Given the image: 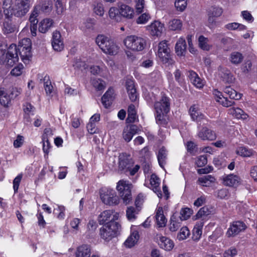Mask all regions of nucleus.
Returning <instances> with one entry per match:
<instances>
[{"label": "nucleus", "instance_id": "51", "mask_svg": "<svg viewBox=\"0 0 257 257\" xmlns=\"http://www.w3.org/2000/svg\"><path fill=\"white\" fill-rule=\"evenodd\" d=\"M151 19L149 13L145 12L142 14L137 19L136 23L138 24H145Z\"/></svg>", "mask_w": 257, "mask_h": 257}, {"label": "nucleus", "instance_id": "22", "mask_svg": "<svg viewBox=\"0 0 257 257\" xmlns=\"http://www.w3.org/2000/svg\"><path fill=\"white\" fill-rule=\"evenodd\" d=\"M11 97L8 92L5 91L4 88H0V103L6 108L12 105Z\"/></svg>", "mask_w": 257, "mask_h": 257}, {"label": "nucleus", "instance_id": "61", "mask_svg": "<svg viewBox=\"0 0 257 257\" xmlns=\"http://www.w3.org/2000/svg\"><path fill=\"white\" fill-rule=\"evenodd\" d=\"M22 178L23 174L21 173L19 174L16 177H15L13 180V189L15 193L18 192L19 187Z\"/></svg>", "mask_w": 257, "mask_h": 257}, {"label": "nucleus", "instance_id": "33", "mask_svg": "<svg viewBox=\"0 0 257 257\" xmlns=\"http://www.w3.org/2000/svg\"><path fill=\"white\" fill-rule=\"evenodd\" d=\"M120 14L127 19H132L134 16V11L133 9L128 6L121 5L120 7Z\"/></svg>", "mask_w": 257, "mask_h": 257}, {"label": "nucleus", "instance_id": "42", "mask_svg": "<svg viewBox=\"0 0 257 257\" xmlns=\"http://www.w3.org/2000/svg\"><path fill=\"white\" fill-rule=\"evenodd\" d=\"M139 210L134 206L127 207L126 210V216L129 220H134L136 218V216L138 214Z\"/></svg>", "mask_w": 257, "mask_h": 257}, {"label": "nucleus", "instance_id": "20", "mask_svg": "<svg viewBox=\"0 0 257 257\" xmlns=\"http://www.w3.org/2000/svg\"><path fill=\"white\" fill-rule=\"evenodd\" d=\"M138 128L135 125H130L126 126L122 133L123 139L127 142H130L133 136L138 133Z\"/></svg>", "mask_w": 257, "mask_h": 257}, {"label": "nucleus", "instance_id": "4", "mask_svg": "<svg viewBox=\"0 0 257 257\" xmlns=\"http://www.w3.org/2000/svg\"><path fill=\"white\" fill-rule=\"evenodd\" d=\"M120 229L121 225L118 222H107L100 228L99 234L101 238L109 241L118 235Z\"/></svg>", "mask_w": 257, "mask_h": 257}, {"label": "nucleus", "instance_id": "34", "mask_svg": "<svg viewBox=\"0 0 257 257\" xmlns=\"http://www.w3.org/2000/svg\"><path fill=\"white\" fill-rule=\"evenodd\" d=\"M203 225L204 223L202 221H198L196 222L193 229L192 239L193 240L198 241L200 239L202 235V229Z\"/></svg>", "mask_w": 257, "mask_h": 257}, {"label": "nucleus", "instance_id": "40", "mask_svg": "<svg viewBox=\"0 0 257 257\" xmlns=\"http://www.w3.org/2000/svg\"><path fill=\"white\" fill-rule=\"evenodd\" d=\"M225 28L230 31L238 30L239 31H244L247 28L245 25L236 22L227 24L225 25Z\"/></svg>", "mask_w": 257, "mask_h": 257}, {"label": "nucleus", "instance_id": "53", "mask_svg": "<svg viewBox=\"0 0 257 257\" xmlns=\"http://www.w3.org/2000/svg\"><path fill=\"white\" fill-rule=\"evenodd\" d=\"M94 13L99 16H102L104 14V8L102 3H96L93 5Z\"/></svg>", "mask_w": 257, "mask_h": 257}, {"label": "nucleus", "instance_id": "59", "mask_svg": "<svg viewBox=\"0 0 257 257\" xmlns=\"http://www.w3.org/2000/svg\"><path fill=\"white\" fill-rule=\"evenodd\" d=\"M23 69V65L22 64H19L12 70L11 74L13 76H19L22 74Z\"/></svg>", "mask_w": 257, "mask_h": 257}, {"label": "nucleus", "instance_id": "47", "mask_svg": "<svg viewBox=\"0 0 257 257\" xmlns=\"http://www.w3.org/2000/svg\"><path fill=\"white\" fill-rule=\"evenodd\" d=\"M119 168L121 170H126L127 171L130 166L133 164L132 162L127 158H119Z\"/></svg>", "mask_w": 257, "mask_h": 257}, {"label": "nucleus", "instance_id": "13", "mask_svg": "<svg viewBox=\"0 0 257 257\" xmlns=\"http://www.w3.org/2000/svg\"><path fill=\"white\" fill-rule=\"evenodd\" d=\"M164 25L159 21H155L146 27V30L153 36L160 37L164 30Z\"/></svg>", "mask_w": 257, "mask_h": 257}, {"label": "nucleus", "instance_id": "62", "mask_svg": "<svg viewBox=\"0 0 257 257\" xmlns=\"http://www.w3.org/2000/svg\"><path fill=\"white\" fill-rule=\"evenodd\" d=\"M207 163V157L205 155H201L197 158L196 164L198 167H202Z\"/></svg>", "mask_w": 257, "mask_h": 257}, {"label": "nucleus", "instance_id": "35", "mask_svg": "<svg viewBox=\"0 0 257 257\" xmlns=\"http://www.w3.org/2000/svg\"><path fill=\"white\" fill-rule=\"evenodd\" d=\"M40 13V6H35L32 10L31 11L29 18V21L31 24L32 25H36L38 24V17Z\"/></svg>", "mask_w": 257, "mask_h": 257}, {"label": "nucleus", "instance_id": "6", "mask_svg": "<svg viewBox=\"0 0 257 257\" xmlns=\"http://www.w3.org/2000/svg\"><path fill=\"white\" fill-rule=\"evenodd\" d=\"M133 185L128 181L120 180L117 183L116 189L121 197L123 203L127 204L132 200V189Z\"/></svg>", "mask_w": 257, "mask_h": 257}, {"label": "nucleus", "instance_id": "56", "mask_svg": "<svg viewBox=\"0 0 257 257\" xmlns=\"http://www.w3.org/2000/svg\"><path fill=\"white\" fill-rule=\"evenodd\" d=\"M136 12L141 14L144 12L145 3V0H134Z\"/></svg>", "mask_w": 257, "mask_h": 257}, {"label": "nucleus", "instance_id": "41", "mask_svg": "<svg viewBox=\"0 0 257 257\" xmlns=\"http://www.w3.org/2000/svg\"><path fill=\"white\" fill-rule=\"evenodd\" d=\"M91 83L97 91H102L105 88V82L99 78L91 79Z\"/></svg>", "mask_w": 257, "mask_h": 257}, {"label": "nucleus", "instance_id": "25", "mask_svg": "<svg viewBox=\"0 0 257 257\" xmlns=\"http://www.w3.org/2000/svg\"><path fill=\"white\" fill-rule=\"evenodd\" d=\"M54 23V21L51 19H44L39 23V31L42 33H45L53 27Z\"/></svg>", "mask_w": 257, "mask_h": 257}, {"label": "nucleus", "instance_id": "54", "mask_svg": "<svg viewBox=\"0 0 257 257\" xmlns=\"http://www.w3.org/2000/svg\"><path fill=\"white\" fill-rule=\"evenodd\" d=\"M43 143V151L44 153V157L48 158L49 153L51 148V145L48 140V139L44 138L42 140Z\"/></svg>", "mask_w": 257, "mask_h": 257}, {"label": "nucleus", "instance_id": "58", "mask_svg": "<svg viewBox=\"0 0 257 257\" xmlns=\"http://www.w3.org/2000/svg\"><path fill=\"white\" fill-rule=\"evenodd\" d=\"M187 0H176L175 6L178 11H183L186 8Z\"/></svg>", "mask_w": 257, "mask_h": 257}, {"label": "nucleus", "instance_id": "18", "mask_svg": "<svg viewBox=\"0 0 257 257\" xmlns=\"http://www.w3.org/2000/svg\"><path fill=\"white\" fill-rule=\"evenodd\" d=\"M198 136L200 139L203 141H212L216 138L214 132L206 127H203L200 130L198 133Z\"/></svg>", "mask_w": 257, "mask_h": 257}, {"label": "nucleus", "instance_id": "38", "mask_svg": "<svg viewBox=\"0 0 257 257\" xmlns=\"http://www.w3.org/2000/svg\"><path fill=\"white\" fill-rule=\"evenodd\" d=\"M215 179L212 176L208 175L199 178L198 183L202 186L209 187L214 182Z\"/></svg>", "mask_w": 257, "mask_h": 257}, {"label": "nucleus", "instance_id": "29", "mask_svg": "<svg viewBox=\"0 0 257 257\" xmlns=\"http://www.w3.org/2000/svg\"><path fill=\"white\" fill-rule=\"evenodd\" d=\"M186 50L185 40L183 38H180L177 41L175 46L176 53L178 56H184Z\"/></svg>", "mask_w": 257, "mask_h": 257}, {"label": "nucleus", "instance_id": "28", "mask_svg": "<svg viewBox=\"0 0 257 257\" xmlns=\"http://www.w3.org/2000/svg\"><path fill=\"white\" fill-rule=\"evenodd\" d=\"M188 77L193 84L198 88H201L204 85V81L193 71H189Z\"/></svg>", "mask_w": 257, "mask_h": 257}, {"label": "nucleus", "instance_id": "50", "mask_svg": "<svg viewBox=\"0 0 257 257\" xmlns=\"http://www.w3.org/2000/svg\"><path fill=\"white\" fill-rule=\"evenodd\" d=\"M192 214V210L189 208H182L180 211V216L179 218L181 219V221L185 220L188 219Z\"/></svg>", "mask_w": 257, "mask_h": 257}, {"label": "nucleus", "instance_id": "12", "mask_svg": "<svg viewBox=\"0 0 257 257\" xmlns=\"http://www.w3.org/2000/svg\"><path fill=\"white\" fill-rule=\"evenodd\" d=\"M246 228V224L242 221H236L230 223L226 232L228 237H233L244 231Z\"/></svg>", "mask_w": 257, "mask_h": 257}, {"label": "nucleus", "instance_id": "7", "mask_svg": "<svg viewBox=\"0 0 257 257\" xmlns=\"http://www.w3.org/2000/svg\"><path fill=\"white\" fill-rule=\"evenodd\" d=\"M102 202L109 206L117 205L119 203V197L114 190L110 188H102L99 191Z\"/></svg>", "mask_w": 257, "mask_h": 257}, {"label": "nucleus", "instance_id": "55", "mask_svg": "<svg viewBox=\"0 0 257 257\" xmlns=\"http://www.w3.org/2000/svg\"><path fill=\"white\" fill-rule=\"evenodd\" d=\"M75 68L79 69H86L88 68V65L86 62L82 61L81 59H76L73 64Z\"/></svg>", "mask_w": 257, "mask_h": 257}, {"label": "nucleus", "instance_id": "15", "mask_svg": "<svg viewBox=\"0 0 257 257\" xmlns=\"http://www.w3.org/2000/svg\"><path fill=\"white\" fill-rule=\"evenodd\" d=\"M52 46L55 51L60 52L64 48L63 41L61 35L59 31L53 32L52 39Z\"/></svg>", "mask_w": 257, "mask_h": 257}, {"label": "nucleus", "instance_id": "44", "mask_svg": "<svg viewBox=\"0 0 257 257\" xmlns=\"http://www.w3.org/2000/svg\"><path fill=\"white\" fill-rule=\"evenodd\" d=\"M208 39L203 36H199L198 43L200 48L203 50L208 51L210 48V46L208 44Z\"/></svg>", "mask_w": 257, "mask_h": 257}, {"label": "nucleus", "instance_id": "10", "mask_svg": "<svg viewBox=\"0 0 257 257\" xmlns=\"http://www.w3.org/2000/svg\"><path fill=\"white\" fill-rule=\"evenodd\" d=\"M119 217V213L113 210H106L102 212L98 216V221L100 224L107 222H115Z\"/></svg>", "mask_w": 257, "mask_h": 257}, {"label": "nucleus", "instance_id": "23", "mask_svg": "<svg viewBox=\"0 0 257 257\" xmlns=\"http://www.w3.org/2000/svg\"><path fill=\"white\" fill-rule=\"evenodd\" d=\"M159 245L161 248L167 251L171 250L174 246V243L172 240L162 235L159 236Z\"/></svg>", "mask_w": 257, "mask_h": 257}, {"label": "nucleus", "instance_id": "57", "mask_svg": "<svg viewBox=\"0 0 257 257\" xmlns=\"http://www.w3.org/2000/svg\"><path fill=\"white\" fill-rule=\"evenodd\" d=\"M222 13L223 11L221 8L213 7L210 9L208 12V14L214 17L217 18L220 17L222 15Z\"/></svg>", "mask_w": 257, "mask_h": 257}, {"label": "nucleus", "instance_id": "31", "mask_svg": "<svg viewBox=\"0 0 257 257\" xmlns=\"http://www.w3.org/2000/svg\"><path fill=\"white\" fill-rule=\"evenodd\" d=\"M167 151L164 147L160 149L157 154V159L160 166L164 169L167 160Z\"/></svg>", "mask_w": 257, "mask_h": 257}, {"label": "nucleus", "instance_id": "36", "mask_svg": "<svg viewBox=\"0 0 257 257\" xmlns=\"http://www.w3.org/2000/svg\"><path fill=\"white\" fill-rule=\"evenodd\" d=\"M236 153L243 157H250L253 155L254 152L247 147L241 146L236 148Z\"/></svg>", "mask_w": 257, "mask_h": 257}, {"label": "nucleus", "instance_id": "64", "mask_svg": "<svg viewBox=\"0 0 257 257\" xmlns=\"http://www.w3.org/2000/svg\"><path fill=\"white\" fill-rule=\"evenodd\" d=\"M24 111L25 113L30 115L33 114L35 107L30 103L27 102L23 105Z\"/></svg>", "mask_w": 257, "mask_h": 257}, {"label": "nucleus", "instance_id": "49", "mask_svg": "<svg viewBox=\"0 0 257 257\" xmlns=\"http://www.w3.org/2000/svg\"><path fill=\"white\" fill-rule=\"evenodd\" d=\"M243 59L242 54L237 52H232L230 55V61L235 64L240 63Z\"/></svg>", "mask_w": 257, "mask_h": 257}, {"label": "nucleus", "instance_id": "14", "mask_svg": "<svg viewBox=\"0 0 257 257\" xmlns=\"http://www.w3.org/2000/svg\"><path fill=\"white\" fill-rule=\"evenodd\" d=\"M189 113L192 120L193 121L198 122L203 120L207 121L206 116L201 111L198 104L191 105L189 108Z\"/></svg>", "mask_w": 257, "mask_h": 257}, {"label": "nucleus", "instance_id": "39", "mask_svg": "<svg viewBox=\"0 0 257 257\" xmlns=\"http://www.w3.org/2000/svg\"><path fill=\"white\" fill-rule=\"evenodd\" d=\"M168 28L171 31H180L182 27V22L179 19H174L168 23Z\"/></svg>", "mask_w": 257, "mask_h": 257}, {"label": "nucleus", "instance_id": "2", "mask_svg": "<svg viewBox=\"0 0 257 257\" xmlns=\"http://www.w3.org/2000/svg\"><path fill=\"white\" fill-rule=\"evenodd\" d=\"M31 0H3V9L5 18L12 20L13 17L21 19L26 16L32 7Z\"/></svg>", "mask_w": 257, "mask_h": 257}, {"label": "nucleus", "instance_id": "5", "mask_svg": "<svg viewBox=\"0 0 257 257\" xmlns=\"http://www.w3.org/2000/svg\"><path fill=\"white\" fill-rule=\"evenodd\" d=\"M123 42L127 50L133 52L141 51L146 46V40L137 35L127 36L124 39Z\"/></svg>", "mask_w": 257, "mask_h": 257}, {"label": "nucleus", "instance_id": "26", "mask_svg": "<svg viewBox=\"0 0 257 257\" xmlns=\"http://www.w3.org/2000/svg\"><path fill=\"white\" fill-rule=\"evenodd\" d=\"M181 219L176 214H173L170 220L168 226L169 230L171 232L176 231L181 227Z\"/></svg>", "mask_w": 257, "mask_h": 257}, {"label": "nucleus", "instance_id": "21", "mask_svg": "<svg viewBox=\"0 0 257 257\" xmlns=\"http://www.w3.org/2000/svg\"><path fill=\"white\" fill-rule=\"evenodd\" d=\"M140 238L138 231L132 229L131 233L124 242L125 246L131 248L137 244Z\"/></svg>", "mask_w": 257, "mask_h": 257}, {"label": "nucleus", "instance_id": "52", "mask_svg": "<svg viewBox=\"0 0 257 257\" xmlns=\"http://www.w3.org/2000/svg\"><path fill=\"white\" fill-rule=\"evenodd\" d=\"M190 235V231L186 226L182 227L178 234L177 238L179 240L185 239Z\"/></svg>", "mask_w": 257, "mask_h": 257}, {"label": "nucleus", "instance_id": "3", "mask_svg": "<svg viewBox=\"0 0 257 257\" xmlns=\"http://www.w3.org/2000/svg\"><path fill=\"white\" fill-rule=\"evenodd\" d=\"M95 42L105 54L115 55L118 52V46L113 40L107 36L98 35L96 38Z\"/></svg>", "mask_w": 257, "mask_h": 257}, {"label": "nucleus", "instance_id": "30", "mask_svg": "<svg viewBox=\"0 0 257 257\" xmlns=\"http://www.w3.org/2000/svg\"><path fill=\"white\" fill-rule=\"evenodd\" d=\"M90 72L93 75H99L102 77H106L108 71L106 66H92L90 68Z\"/></svg>", "mask_w": 257, "mask_h": 257}, {"label": "nucleus", "instance_id": "8", "mask_svg": "<svg viewBox=\"0 0 257 257\" xmlns=\"http://www.w3.org/2000/svg\"><path fill=\"white\" fill-rule=\"evenodd\" d=\"M170 52L166 41H162L159 43L157 56L162 63H171L172 60Z\"/></svg>", "mask_w": 257, "mask_h": 257}, {"label": "nucleus", "instance_id": "19", "mask_svg": "<svg viewBox=\"0 0 257 257\" xmlns=\"http://www.w3.org/2000/svg\"><path fill=\"white\" fill-rule=\"evenodd\" d=\"M156 223L158 227H165L167 223V219L164 214L163 208L161 206H158L156 210Z\"/></svg>", "mask_w": 257, "mask_h": 257}, {"label": "nucleus", "instance_id": "43", "mask_svg": "<svg viewBox=\"0 0 257 257\" xmlns=\"http://www.w3.org/2000/svg\"><path fill=\"white\" fill-rule=\"evenodd\" d=\"M36 6H40V11L47 13H49L52 10V2L50 1H45Z\"/></svg>", "mask_w": 257, "mask_h": 257}, {"label": "nucleus", "instance_id": "46", "mask_svg": "<svg viewBox=\"0 0 257 257\" xmlns=\"http://www.w3.org/2000/svg\"><path fill=\"white\" fill-rule=\"evenodd\" d=\"M17 30V27L11 23L6 22L4 23L3 32L5 34H8L14 33Z\"/></svg>", "mask_w": 257, "mask_h": 257}, {"label": "nucleus", "instance_id": "17", "mask_svg": "<svg viewBox=\"0 0 257 257\" xmlns=\"http://www.w3.org/2000/svg\"><path fill=\"white\" fill-rule=\"evenodd\" d=\"M213 94L214 96L216 101L224 107H229L234 104L233 100H228L226 97L223 96L222 93L217 89L213 91Z\"/></svg>", "mask_w": 257, "mask_h": 257}, {"label": "nucleus", "instance_id": "32", "mask_svg": "<svg viewBox=\"0 0 257 257\" xmlns=\"http://www.w3.org/2000/svg\"><path fill=\"white\" fill-rule=\"evenodd\" d=\"M228 113L238 119H245L248 117V115L238 107H231L229 108L228 109Z\"/></svg>", "mask_w": 257, "mask_h": 257}, {"label": "nucleus", "instance_id": "9", "mask_svg": "<svg viewBox=\"0 0 257 257\" xmlns=\"http://www.w3.org/2000/svg\"><path fill=\"white\" fill-rule=\"evenodd\" d=\"M170 99L164 93H161V98L155 102L156 113H168L170 111Z\"/></svg>", "mask_w": 257, "mask_h": 257}, {"label": "nucleus", "instance_id": "24", "mask_svg": "<svg viewBox=\"0 0 257 257\" xmlns=\"http://www.w3.org/2000/svg\"><path fill=\"white\" fill-rule=\"evenodd\" d=\"M90 246L87 244H82L79 246L75 252L76 257H90Z\"/></svg>", "mask_w": 257, "mask_h": 257}, {"label": "nucleus", "instance_id": "63", "mask_svg": "<svg viewBox=\"0 0 257 257\" xmlns=\"http://www.w3.org/2000/svg\"><path fill=\"white\" fill-rule=\"evenodd\" d=\"M8 92L10 94L11 98L13 100L20 95L22 92V89L21 88L13 87Z\"/></svg>", "mask_w": 257, "mask_h": 257}, {"label": "nucleus", "instance_id": "45", "mask_svg": "<svg viewBox=\"0 0 257 257\" xmlns=\"http://www.w3.org/2000/svg\"><path fill=\"white\" fill-rule=\"evenodd\" d=\"M167 113H156V121L160 126L166 127L168 122L165 117Z\"/></svg>", "mask_w": 257, "mask_h": 257}, {"label": "nucleus", "instance_id": "27", "mask_svg": "<svg viewBox=\"0 0 257 257\" xmlns=\"http://www.w3.org/2000/svg\"><path fill=\"white\" fill-rule=\"evenodd\" d=\"M114 91L113 89L109 88L104 94L101 98L103 105L106 108H108L112 103Z\"/></svg>", "mask_w": 257, "mask_h": 257}, {"label": "nucleus", "instance_id": "11", "mask_svg": "<svg viewBox=\"0 0 257 257\" xmlns=\"http://www.w3.org/2000/svg\"><path fill=\"white\" fill-rule=\"evenodd\" d=\"M222 181L224 185L234 188L238 187L242 182L240 177L234 174L224 175L222 177Z\"/></svg>", "mask_w": 257, "mask_h": 257}, {"label": "nucleus", "instance_id": "60", "mask_svg": "<svg viewBox=\"0 0 257 257\" xmlns=\"http://www.w3.org/2000/svg\"><path fill=\"white\" fill-rule=\"evenodd\" d=\"M241 16L244 20L249 23H251L254 21V18L251 13L248 11H243L241 13Z\"/></svg>", "mask_w": 257, "mask_h": 257}, {"label": "nucleus", "instance_id": "48", "mask_svg": "<svg viewBox=\"0 0 257 257\" xmlns=\"http://www.w3.org/2000/svg\"><path fill=\"white\" fill-rule=\"evenodd\" d=\"M108 15L111 19L118 21L120 15V8L118 9L115 7L110 8L108 12Z\"/></svg>", "mask_w": 257, "mask_h": 257}, {"label": "nucleus", "instance_id": "37", "mask_svg": "<svg viewBox=\"0 0 257 257\" xmlns=\"http://www.w3.org/2000/svg\"><path fill=\"white\" fill-rule=\"evenodd\" d=\"M128 116L126 118L127 122H134L135 121L137 116L136 107L134 104H131L128 106L127 109Z\"/></svg>", "mask_w": 257, "mask_h": 257}, {"label": "nucleus", "instance_id": "1", "mask_svg": "<svg viewBox=\"0 0 257 257\" xmlns=\"http://www.w3.org/2000/svg\"><path fill=\"white\" fill-rule=\"evenodd\" d=\"M31 44L29 38H24L19 42V49L14 44H11L7 50L0 47V64L8 67H13L19 61L18 50L23 62L28 63L32 57Z\"/></svg>", "mask_w": 257, "mask_h": 257}, {"label": "nucleus", "instance_id": "16", "mask_svg": "<svg viewBox=\"0 0 257 257\" xmlns=\"http://www.w3.org/2000/svg\"><path fill=\"white\" fill-rule=\"evenodd\" d=\"M150 185L153 191L156 193L159 198H162V194L160 188V179L155 174H152L150 178Z\"/></svg>", "mask_w": 257, "mask_h": 257}]
</instances>
